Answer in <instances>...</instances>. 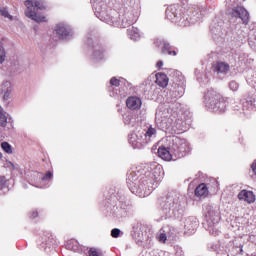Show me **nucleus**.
<instances>
[{"instance_id":"obj_1","label":"nucleus","mask_w":256,"mask_h":256,"mask_svg":"<svg viewBox=\"0 0 256 256\" xmlns=\"http://www.w3.org/2000/svg\"><path fill=\"white\" fill-rule=\"evenodd\" d=\"M25 15L29 19H32V21H35L36 23H45L47 21V18L45 16L37 13V11H43L45 9V4L41 0H26L25 1Z\"/></svg>"},{"instance_id":"obj_2","label":"nucleus","mask_w":256,"mask_h":256,"mask_svg":"<svg viewBox=\"0 0 256 256\" xmlns=\"http://www.w3.org/2000/svg\"><path fill=\"white\" fill-rule=\"evenodd\" d=\"M206 105L211 109L214 113H225V109L227 104L223 97L219 95V93L215 91H208L206 94Z\"/></svg>"},{"instance_id":"obj_3","label":"nucleus","mask_w":256,"mask_h":256,"mask_svg":"<svg viewBox=\"0 0 256 256\" xmlns=\"http://www.w3.org/2000/svg\"><path fill=\"white\" fill-rule=\"evenodd\" d=\"M172 149L176 155H183V153H189V144L187 140L175 137L172 140Z\"/></svg>"},{"instance_id":"obj_4","label":"nucleus","mask_w":256,"mask_h":256,"mask_svg":"<svg viewBox=\"0 0 256 256\" xmlns=\"http://www.w3.org/2000/svg\"><path fill=\"white\" fill-rule=\"evenodd\" d=\"M13 93V85L11 84V81L4 80L0 84V95H3L4 101H9L11 99Z\"/></svg>"},{"instance_id":"obj_5","label":"nucleus","mask_w":256,"mask_h":256,"mask_svg":"<svg viewBox=\"0 0 256 256\" xmlns=\"http://www.w3.org/2000/svg\"><path fill=\"white\" fill-rule=\"evenodd\" d=\"M233 17H239L242 20L244 25L249 23V12L245 10V8L238 6L232 10Z\"/></svg>"},{"instance_id":"obj_6","label":"nucleus","mask_w":256,"mask_h":256,"mask_svg":"<svg viewBox=\"0 0 256 256\" xmlns=\"http://www.w3.org/2000/svg\"><path fill=\"white\" fill-rule=\"evenodd\" d=\"M55 31L59 39H67V37L72 35L71 28L65 24H58Z\"/></svg>"},{"instance_id":"obj_7","label":"nucleus","mask_w":256,"mask_h":256,"mask_svg":"<svg viewBox=\"0 0 256 256\" xmlns=\"http://www.w3.org/2000/svg\"><path fill=\"white\" fill-rule=\"evenodd\" d=\"M240 201H246V203H255V194L252 191L241 190L238 194Z\"/></svg>"},{"instance_id":"obj_8","label":"nucleus","mask_w":256,"mask_h":256,"mask_svg":"<svg viewBox=\"0 0 256 256\" xmlns=\"http://www.w3.org/2000/svg\"><path fill=\"white\" fill-rule=\"evenodd\" d=\"M143 132H137L134 134H131L130 139H129V143L131 145H133V147H141V145H143Z\"/></svg>"},{"instance_id":"obj_9","label":"nucleus","mask_w":256,"mask_h":256,"mask_svg":"<svg viewBox=\"0 0 256 256\" xmlns=\"http://www.w3.org/2000/svg\"><path fill=\"white\" fill-rule=\"evenodd\" d=\"M126 105L128 109H131L132 111L141 109V99L136 96H131L126 100Z\"/></svg>"},{"instance_id":"obj_10","label":"nucleus","mask_w":256,"mask_h":256,"mask_svg":"<svg viewBox=\"0 0 256 256\" xmlns=\"http://www.w3.org/2000/svg\"><path fill=\"white\" fill-rule=\"evenodd\" d=\"M166 17L169 21H177L179 19V9L177 6L172 5L166 9Z\"/></svg>"},{"instance_id":"obj_11","label":"nucleus","mask_w":256,"mask_h":256,"mask_svg":"<svg viewBox=\"0 0 256 256\" xmlns=\"http://www.w3.org/2000/svg\"><path fill=\"white\" fill-rule=\"evenodd\" d=\"M214 72L217 73L218 75H227L229 73V64L224 63V62H217L213 66Z\"/></svg>"},{"instance_id":"obj_12","label":"nucleus","mask_w":256,"mask_h":256,"mask_svg":"<svg viewBox=\"0 0 256 256\" xmlns=\"http://www.w3.org/2000/svg\"><path fill=\"white\" fill-rule=\"evenodd\" d=\"M206 219H207L208 223L210 221V223H213V225L219 223V219H220L219 212L211 209V206H209L208 211L206 213Z\"/></svg>"},{"instance_id":"obj_13","label":"nucleus","mask_w":256,"mask_h":256,"mask_svg":"<svg viewBox=\"0 0 256 256\" xmlns=\"http://www.w3.org/2000/svg\"><path fill=\"white\" fill-rule=\"evenodd\" d=\"M156 83L159 87H162L165 89L167 85H169V78L167 77V74L165 73H157L156 74Z\"/></svg>"},{"instance_id":"obj_14","label":"nucleus","mask_w":256,"mask_h":256,"mask_svg":"<svg viewBox=\"0 0 256 256\" xmlns=\"http://www.w3.org/2000/svg\"><path fill=\"white\" fill-rule=\"evenodd\" d=\"M207 195H209V190L207 189V185L202 183L195 189L196 197H207Z\"/></svg>"},{"instance_id":"obj_15","label":"nucleus","mask_w":256,"mask_h":256,"mask_svg":"<svg viewBox=\"0 0 256 256\" xmlns=\"http://www.w3.org/2000/svg\"><path fill=\"white\" fill-rule=\"evenodd\" d=\"M158 155L164 161H171V159H172L171 152H169V150H167V148H165V147H160L158 149Z\"/></svg>"},{"instance_id":"obj_16","label":"nucleus","mask_w":256,"mask_h":256,"mask_svg":"<svg viewBox=\"0 0 256 256\" xmlns=\"http://www.w3.org/2000/svg\"><path fill=\"white\" fill-rule=\"evenodd\" d=\"M128 35L132 41H139V38L141 37L139 29L135 27L128 29Z\"/></svg>"},{"instance_id":"obj_17","label":"nucleus","mask_w":256,"mask_h":256,"mask_svg":"<svg viewBox=\"0 0 256 256\" xmlns=\"http://www.w3.org/2000/svg\"><path fill=\"white\" fill-rule=\"evenodd\" d=\"M133 237L136 241H143V233L141 232V225L137 224L136 227L133 228Z\"/></svg>"},{"instance_id":"obj_18","label":"nucleus","mask_w":256,"mask_h":256,"mask_svg":"<svg viewBox=\"0 0 256 256\" xmlns=\"http://www.w3.org/2000/svg\"><path fill=\"white\" fill-rule=\"evenodd\" d=\"M162 231L164 232V235H166L168 239H171V237H174L175 235V228L171 226L163 227Z\"/></svg>"},{"instance_id":"obj_19","label":"nucleus","mask_w":256,"mask_h":256,"mask_svg":"<svg viewBox=\"0 0 256 256\" xmlns=\"http://www.w3.org/2000/svg\"><path fill=\"white\" fill-rule=\"evenodd\" d=\"M0 127H7V113L0 107Z\"/></svg>"},{"instance_id":"obj_20","label":"nucleus","mask_w":256,"mask_h":256,"mask_svg":"<svg viewBox=\"0 0 256 256\" xmlns=\"http://www.w3.org/2000/svg\"><path fill=\"white\" fill-rule=\"evenodd\" d=\"M1 147H2L3 151H5V153H8L9 155H11V153H13L11 144H9L8 142H2Z\"/></svg>"},{"instance_id":"obj_21","label":"nucleus","mask_w":256,"mask_h":256,"mask_svg":"<svg viewBox=\"0 0 256 256\" xmlns=\"http://www.w3.org/2000/svg\"><path fill=\"white\" fill-rule=\"evenodd\" d=\"M156 237L160 243H165L168 239L162 229H160V231L157 233Z\"/></svg>"},{"instance_id":"obj_22","label":"nucleus","mask_w":256,"mask_h":256,"mask_svg":"<svg viewBox=\"0 0 256 256\" xmlns=\"http://www.w3.org/2000/svg\"><path fill=\"white\" fill-rule=\"evenodd\" d=\"M157 134V130H155V128L150 127L145 133H143L145 139H147V137H153V135Z\"/></svg>"},{"instance_id":"obj_23","label":"nucleus","mask_w":256,"mask_h":256,"mask_svg":"<svg viewBox=\"0 0 256 256\" xmlns=\"http://www.w3.org/2000/svg\"><path fill=\"white\" fill-rule=\"evenodd\" d=\"M89 256H103V252L101 250H97V248H90L88 251Z\"/></svg>"},{"instance_id":"obj_24","label":"nucleus","mask_w":256,"mask_h":256,"mask_svg":"<svg viewBox=\"0 0 256 256\" xmlns=\"http://www.w3.org/2000/svg\"><path fill=\"white\" fill-rule=\"evenodd\" d=\"M0 15H2V17H5L6 19H10L13 20V16H11L9 14V11H7L5 8H0Z\"/></svg>"},{"instance_id":"obj_25","label":"nucleus","mask_w":256,"mask_h":256,"mask_svg":"<svg viewBox=\"0 0 256 256\" xmlns=\"http://www.w3.org/2000/svg\"><path fill=\"white\" fill-rule=\"evenodd\" d=\"M6 57L7 55L5 53V48H3V46L0 45V65L5 63Z\"/></svg>"},{"instance_id":"obj_26","label":"nucleus","mask_w":256,"mask_h":256,"mask_svg":"<svg viewBox=\"0 0 256 256\" xmlns=\"http://www.w3.org/2000/svg\"><path fill=\"white\" fill-rule=\"evenodd\" d=\"M14 67H23V61L19 58H16L12 61Z\"/></svg>"},{"instance_id":"obj_27","label":"nucleus","mask_w":256,"mask_h":256,"mask_svg":"<svg viewBox=\"0 0 256 256\" xmlns=\"http://www.w3.org/2000/svg\"><path fill=\"white\" fill-rule=\"evenodd\" d=\"M229 87L231 91H237L239 89V84L236 81H231Z\"/></svg>"},{"instance_id":"obj_28","label":"nucleus","mask_w":256,"mask_h":256,"mask_svg":"<svg viewBox=\"0 0 256 256\" xmlns=\"http://www.w3.org/2000/svg\"><path fill=\"white\" fill-rule=\"evenodd\" d=\"M110 85H113L114 87H119V85H120L119 79L113 77V78L110 80Z\"/></svg>"},{"instance_id":"obj_29","label":"nucleus","mask_w":256,"mask_h":256,"mask_svg":"<svg viewBox=\"0 0 256 256\" xmlns=\"http://www.w3.org/2000/svg\"><path fill=\"white\" fill-rule=\"evenodd\" d=\"M120 233H121V230H119V229H117V228H114V229H112V231H111V235H112V237H114V238L119 237Z\"/></svg>"},{"instance_id":"obj_30","label":"nucleus","mask_w":256,"mask_h":256,"mask_svg":"<svg viewBox=\"0 0 256 256\" xmlns=\"http://www.w3.org/2000/svg\"><path fill=\"white\" fill-rule=\"evenodd\" d=\"M169 49H171V46H169V44H164L163 48H162V53H167V51H169Z\"/></svg>"},{"instance_id":"obj_31","label":"nucleus","mask_w":256,"mask_h":256,"mask_svg":"<svg viewBox=\"0 0 256 256\" xmlns=\"http://www.w3.org/2000/svg\"><path fill=\"white\" fill-rule=\"evenodd\" d=\"M53 177V173L47 172L46 175L42 178L43 181H47V179H51Z\"/></svg>"},{"instance_id":"obj_32","label":"nucleus","mask_w":256,"mask_h":256,"mask_svg":"<svg viewBox=\"0 0 256 256\" xmlns=\"http://www.w3.org/2000/svg\"><path fill=\"white\" fill-rule=\"evenodd\" d=\"M72 243H75V241L70 240V241L67 242V248H68V249H74V248L71 246Z\"/></svg>"},{"instance_id":"obj_33","label":"nucleus","mask_w":256,"mask_h":256,"mask_svg":"<svg viewBox=\"0 0 256 256\" xmlns=\"http://www.w3.org/2000/svg\"><path fill=\"white\" fill-rule=\"evenodd\" d=\"M251 169H252L254 175H256V162H254V163L251 165Z\"/></svg>"},{"instance_id":"obj_34","label":"nucleus","mask_w":256,"mask_h":256,"mask_svg":"<svg viewBox=\"0 0 256 256\" xmlns=\"http://www.w3.org/2000/svg\"><path fill=\"white\" fill-rule=\"evenodd\" d=\"M156 67H158V69H161L163 67V61H158Z\"/></svg>"},{"instance_id":"obj_35","label":"nucleus","mask_w":256,"mask_h":256,"mask_svg":"<svg viewBox=\"0 0 256 256\" xmlns=\"http://www.w3.org/2000/svg\"><path fill=\"white\" fill-rule=\"evenodd\" d=\"M168 53H169V55H171L172 53H173V55H177V52H175V51H173V52L168 51Z\"/></svg>"},{"instance_id":"obj_36","label":"nucleus","mask_w":256,"mask_h":256,"mask_svg":"<svg viewBox=\"0 0 256 256\" xmlns=\"http://www.w3.org/2000/svg\"><path fill=\"white\" fill-rule=\"evenodd\" d=\"M33 217H34V218L37 217V213H33Z\"/></svg>"}]
</instances>
